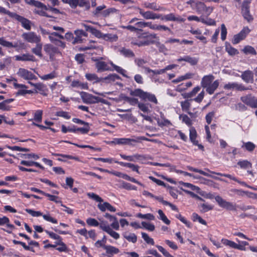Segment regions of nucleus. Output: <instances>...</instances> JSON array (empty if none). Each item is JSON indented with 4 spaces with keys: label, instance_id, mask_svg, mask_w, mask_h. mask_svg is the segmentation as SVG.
Returning <instances> with one entry per match:
<instances>
[{
    "label": "nucleus",
    "instance_id": "obj_11",
    "mask_svg": "<svg viewBox=\"0 0 257 257\" xmlns=\"http://www.w3.org/2000/svg\"><path fill=\"white\" fill-rule=\"evenodd\" d=\"M250 30L248 27H244L242 30L237 34L234 35L232 40V43L233 44H237L240 41L244 39L246 36L249 33Z\"/></svg>",
    "mask_w": 257,
    "mask_h": 257
},
{
    "label": "nucleus",
    "instance_id": "obj_31",
    "mask_svg": "<svg viewBox=\"0 0 257 257\" xmlns=\"http://www.w3.org/2000/svg\"><path fill=\"white\" fill-rule=\"evenodd\" d=\"M115 163L118 164L122 167H126L132 169V170L136 172L138 174H140V172L139 171V166L134 164L130 163H125L123 162H119V161H114Z\"/></svg>",
    "mask_w": 257,
    "mask_h": 257
},
{
    "label": "nucleus",
    "instance_id": "obj_49",
    "mask_svg": "<svg viewBox=\"0 0 257 257\" xmlns=\"http://www.w3.org/2000/svg\"><path fill=\"white\" fill-rule=\"evenodd\" d=\"M159 214L158 218L161 220L164 223L169 225L170 224V221L168 219L163 211L160 209L158 211Z\"/></svg>",
    "mask_w": 257,
    "mask_h": 257
},
{
    "label": "nucleus",
    "instance_id": "obj_44",
    "mask_svg": "<svg viewBox=\"0 0 257 257\" xmlns=\"http://www.w3.org/2000/svg\"><path fill=\"white\" fill-rule=\"evenodd\" d=\"M43 110L38 109L36 110L34 113V118L29 119V121L32 120L37 122H41L42 120Z\"/></svg>",
    "mask_w": 257,
    "mask_h": 257
},
{
    "label": "nucleus",
    "instance_id": "obj_32",
    "mask_svg": "<svg viewBox=\"0 0 257 257\" xmlns=\"http://www.w3.org/2000/svg\"><path fill=\"white\" fill-rule=\"evenodd\" d=\"M150 22H151L140 21L135 23L134 26L136 29H136V33L139 34V32H142V29L144 28L148 27L150 28Z\"/></svg>",
    "mask_w": 257,
    "mask_h": 257
},
{
    "label": "nucleus",
    "instance_id": "obj_53",
    "mask_svg": "<svg viewBox=\"0 0 257 257\" xmlns=\"http://www.w3.org/2000/svg\"><path fill=\"white\" fill-rule=\"evenodd\" d=\"M57 77V74L55 71H52L49 74L44 75L42 76H39V77L43 80H48L50 79H54Z\"/></svg>",
    "mask_w": 257,
    "mask_h": 257
},
{
    "label": "nucleus",
    "instance_id": "obj_37",
    "mask_svg": "<svg viewBox=\"0 0 257 257\" xmlns=\"http://www.w3.org/2000/svg\"><path fill=\"white\" fill-rule=\"evenodd\" d=\"M197 132L194 127H190L189 130V139L193 145H198V141L196 140Z\"/></svg>",
    "mask_w": 257,
    "mask_h": 257
},
{
    "label": "nucleus",
    "instance_id": "obj_39",
    "mask_svg": "<svg viewBox=\"0 0 257 257\" xmlns=\"http://www.w3.org/2000/svg\"><path fill=\"white\" fill-rule=\"evenodd\" d=\"M201 87L199 86H197L194 87L193 90L188 93H185L182 94V96L184 98H189L194 97L196 95V94L200 90Z\"/></svg>",
    "mask_w": 257,
    "mask_h": 257
},
{
    "label": "nucleus",
    "instance_id": "obj_41",
    "mask_svg": "<svg viewBox=\"0 0 257 257\" xmlns=\"http://www.w3.org/2000/svg\"><path fill=\"white\" fill-rule=\"evenodd\" d=\"M12 57L7 56L3 60H0V70L4 69L7 66H9L12 62Z\"/></svg>",
    "mask_w": 257,
    "mask_h": 257
},
{
    "label": "nucleus",
    "instance_id": "obj_28",
    "mask_svg": "<svg viewBox=\"0 0 257 257\" xmlns=\"http://www.w3.org/2000/svg\"><path fill=\"white\" fill-rule=\"evenodd\" d=\"M214 79V76L211 74L204 76L202 78L201 82V86L203 88H205L207 86L212 83Z\"/></svg>",
    "mask_w": 257,
    "mask_h": 257
},
{
    "label": "nucleus",
    "instance_id": "obj_33",
    "mask_svg": "<svg viewBox=\"0 0 257 257\" xmlns=\"http://www.w3.org/2000/svg\"><path fill=\"white\" fill-rule=\"evenodd\" d=\"M122 236L129 242L135 243L137 241V236L134 233L125 231L122 233Z\"/></svg>",
    "mask_w": 257,
    "mask_h": 257
},
{
    "label": "nucleus",
    "instance_id": "obj_60",
    "mask_svg": "<svg viewBox=\"0 0 257 257\" xmlns=\"http://www.w3.org/2000/svg\"><path fill=\"white\" fill-rule=\"evenodd\" d=\"M142 236L147 243L154 245L155 242L154 241V239L150 237L148 234L145 232H142Z\"/></svg>",
    "mask_w": 257,
    "mask_h": 257
},
{
    "label": "nucleus",
    "instance_id": "obj_21",
    "mask_svg": "<svg viewBox=\"0 0 257 257\" xmlns=\"http://www.w3.org/2000/svg\"><path fill=\"white\" fill-rule=\"evenodd\" d=\"M64 3L69 4L72 8H75L77 6L84 7L87 5V0H62Z\"/></svg>",
    "mask_w": 257,
    "mask_h": 257
},
{
    "label": "nucleus",
    "instance_id": "obj_59",
    "mask_svg": "<svg viewBox=\"0 0 257 257\" xmlns=\"http://www.w3.org/2000/svg\"><path fill=\"white\" fill-rule=\"evenodd\" d=\"M192 85V83L191 82H188L185 83H182L177 87V90L179 92H181L186 90L187 88L191 87Z\"/></svg>",
    "mask_w": 257,
    "mask_h": 257
},
{
    "label": "nucleus",
    "instance_id": "obj_30",
    "mask_svg": "<svg viewBox=\"0 0 257 257\" xmlns=\"http://www.w3.org/2000/svg\"><path fill=\"white\" fill-rule=\"evenodd\" d=\"M241 77L246 83L252 82L253 80V74L251 71L246 70L242 73Z\"/></svg>",
    "mask_w": 257,
    "mask_h": 257
},
{
    "label": "nucleus",
    "instance_id": "obj_4",
    "mask_svg": "<svg viewBox=\"0 0 257 257\" xmlns=\"http://www.w3.org/2000/svg\"><path fill=\"white\" fill-rule=\"evenodd\" d=\"M99 226L101 229L106 232L114 239H118L119 238V233L114 231L113 228L111 226V224L109 225L106 221L101 220Z\"/></svg>",
    "mask_w": 257,
    "mask_h": 257
},
{
    "label": "nucleus",
    "instance_id": "obj_42",
    "mask_svg": "<svg viewBox=\"0 0 257 257\" xmlns=\"http://www.w3.org/2000/svg\"><path fill=\"white\" fill-rule=\"evenodd\" d=\"M25 2L26 4L31 6H35L38 8H43L46 9V6L39 1L35 0H25Z\"/></svg>",
    "mask_w": 257,
    "mask_h": 257
},
{
    "label": "nucleus",
    "instance_id": "obj_64",
    "mask_svg": "<svg viewBox=\"0 0 257 257\" xmlns=\"http://www.w3.org/2000/svg\"><path fill=\"white\" fill-rule=\"evenodd\" d=\"M226 51L229 54V55L231 56H234L238 53V51L235 48L231 47V46H226L225 48Z\"/></svg>",
    "mask_w": 257,
    "mask_h": 257
},
{
    "label": "nucleus",
    "instance_id": "obj_7",
    "mask_svg": "<svg viewBox=\"0 0 257 257\" xmlns=\"http://www.w3.org/2000/svg\"><path fill=\"white\" fill-rule=\"evenodd\" d=\"M9 16L20 22L21 23L22 27L26 30H30L31 29V22L29 20L20 15H18L15 13H12L11 12L9 15Z\"/></svg>",
    "mask_w": 257,
    "mask_h": 257
},
{
    "label": "nucleus",
    "instance_id": "obj_55",
    "mask_svg": "<svg viewBox=\"0 0 257 257\" xmlns=\"http://www.w3.org/2000/svg\"><path fill=\"white\" fill-rule=\"evenodd\" d=\"M83 26L85 28L86 31L91 32L95 36H96V37H97V35L99 34V30L95 29L94 28L90 26H88L85 24H83Z\"/></svg>",
    "mask_w": 257,
    "mask_h": 257
},
{
    "label": "nucleus",
    "instance_id": "obj_62",
    "mask_svg": "<svg viewBox=\"0 0 257 257\" xmlns=\"http://www.w3.org/2000/svg\"><path fill=\"white\" fill-rule=\"evenodd\" d=\"M191 106V103L189 100H186L181 102V106L182 109L185 111H188Z\"/></svg>",
    "mask_w": 257,
    "mask_h": 257
},
{
    "label": "nucleus",
    "instance_id": "obj_57",
    "mask_svg": "<svg viewBox=\"0 0 257 257\" xmlns=\"http://www.w3.org/2000/svg\"><path fill=\"white\" fill-rule=\"evenodd\" d=\"M221 242L225 246H228L231 248L235 249L236 243L233 241L225 238H222L221 239Z\"/></svg>",
    "mask_w": 257,
    "mask_h": 257
},
{
    "label": "nucleus",
    "instance_id": "obj_2",
    "mask_svg": "<svg viewBox=\"0 0 257 257\" xmlns=\"http://www.w3.org/2000/svg\"><path fill=\"white\" fill-rule=\"evenodd\" d=\"M132 95L138 96L144 100H148L155 104L158 103V100L154 94L146 92L141 89H136L131 92Z\"/></svg>",
    "mask_w": 257,
    "mask_h": 257
},
{
    "label": "nucleus",
    "instance_id": "obj_10",
    "mask_svg": "<svg viewBox=\"0 0 257 257\" xmlns=\"http://www.w3.org/2000/svg\"><path fill=\"white\" fill-rule=\"evenodd\" d=\"M22 37L26 41L30 43L36 44L40 42L41 40L40 36L37 35L33 32L24 33L22 34Z\"/></svg>",
    "mask_w": 257,
    "mask_h": 257
},
{
    "label": "nucleus",
    "instance_id": "obj_52",
    "mask_svg": "<svg viewBox=\"0 0 257 257\" xmlns=\"http://www.w3.org/2000/svg\"><path fill=\"white\" fill-rule=\"evenodd\" d=\"M137 217L140 218L148 219L149 220H154L155 219V216L151 213H147L145 214L138 213L137 215Z\"/></svg>",
    "mask_w": 257,
    "mask_h": 257
},
{
    "label": "nucleus",
    "instance_id": "obj_27",
    "mask_svg": "<svg viewBox=\"0 0 257 257\" xmlns=\"http://www.w3.org/2000/svg\"><path fill=\"white\" fill-rule=\"evenodd\" d=\"M48 92V89L46 85L41 83H37V85L36 86L35 92H39L44 96H47Z\"/></svg>",
    "mask_w": 257,
    "mask_h": 257
},
{
    "label": "nucleus",
    "instance_id": "obj_25",
    "mask_svg": "<svg viewBox=\"0 0 257 257\" xmlns=\"http://www.w3.org/2000/svg\"><path fill=\"white\" fill-rule=\"evenodd\" d=\"M81 98L83 102L86 104H93V95L86 92H81L80 93Z\"/></svg>",
    "mask_w": 257,
    "mask_h": 257
},
{
    "label": "nucleus",
    "instance_id": "obj_6",
    "mask_svg": "<svg viewBox=\"0 0 257 257\" xmlns=\"http://www.w3.org/2000/svg\"><path fill=\"white\" fill-rule=\"evenodd\" d=\"M250 3L251 0H244L241 8L242 16L248 22H250L253 20V17L250 14L249 12V5Z\"/></svg>",
    "mask_w": 257,
    "mask_h": 257
},
{
    "label": "nucleus",
    "instance_id": "obj_8",
    "mask_svg": "<svg viewBox=\"0 0 257 257\" xmlns=\"http://www.w3.org/2000/svg\"><path fill=\"white\" fill-rule=\"evenodd\" d=\"M214 198L220 207L229 210H236L235 205L231 202L226 201L221 196L217 195Z\"/></svg>",
    "mask_w": 257,
    "mask_h": 257
},
{
    "label": "nucleus",
    "instance_id": "obj_63",
    "mask_svg": "<svg viewBox=\"0 0 257 257\" xmlns=\"http://www.w3.org/2000/svg\"><path fill=\"white\" fill-rule=\"evenodd\" d=\"M134 162H139L142 163L146 160V157L143 155L136 154L134 155Z\"/></svg>",
    "mask_w": 257,
    "mask_h": 257
},
{
    "label": "nucleus",
    "instance_id": "obj_20",
    "mask_svg": "<svg viewBox=\"0 0 257 257\" xmlns=\"http://www.w3.org/2000/svg\"><path fill=\"white\" fill-rule=\"evenodd\" d=\"M4 225H6V226L8 228V229H4V230L9 233H11L12 230L15 229L14 225L10 223L9 218L5 216L0 217V226Z\"/></svg>",
    "mask_w": 257,
    "mask_h": 257
},
{
    "label": "nucleus",
    "instance_id": "obj_35",
    "mask_svg": "<svg viewBox=\"0 0 257 257\" xmlns=\"http://www.w3.org/2000/svg\"><path fill=\"white\" fill-rule=\"evenodd\" d=\"M187 168L188 170L190 171H193V172H197V173H200V174H202L204 176H207V177H212L215 179H216V180H221L222 181V180L219 178H218V177H214V176H211V175H210L209 174L205 172V171H203L201 170H199V169H198L197 168H194L192 167H191V166H187Z\"/></svg>",
    "mask_w": 257,
    "mask_h": 257
},
{
    "label": "nucleus",
    "instance_id": "obj_38",
    "mask_svg": "<svg viewBox=\"0 0 257 257\" xmlns=\"http://www.w3.org/2000/svg\"><path fill=\"white\" fill-rule=\"evenodd\" d=\"M205 170L207 171L208 172H210L212 174H216V175L220 176H223V177H225L228 178H229V179H231L232 180H234V181H235L236 182H238L240 184H245L244 182H240V181H238L236 177H234V176H232V175H231L230 174H222V173H217V172H215L211 171H210L208 169H205Z\"/></svg>",
    "mask_w": 257,
    "mask_h": 257
},
{
    "label": "nucleus",
    "instance_id": "obj_26",
    "mask_svg": "<svg viewBox=\"0 0 257 257\" xmlns=\"http://www.w3.org/2000/svg\"><path fill=\"white\" fill-rule=\"evenodd\" d=\"M104 249L105 250L108 257H112V255L116 254L119 252L118 248L110 245L104 246Z\"/></svg>",
    "mask_w": 257,
    "mask_h": 257
},
{
    "label": "nucleus",
    "instance_id": "obj_54",
    "mask_svg": "<svg viewBox=\"0 0 257 257\" xmlns=\"http://www.w3.org/2000/svg\"><path fill=\"white\" fill-rule=\"evenodd\" d=\"M83 26L85 28L86 31L91 32L95 36H96V37H97V35L99 34V30L95 29L94 28L90 26H88L85 24H83Z\"/></svg>",
    "mask_w": 257,
    "mask_h": 257
},
{
    "label": "nucleus",
    "instance_id": "obj_19",
    "mask_svg": "<svg viewBox=\"0 0 257 257\" xmlns=\"http://www.w3.org/2000/svg\"><path fill=\"white\" fill-rule=\"evenodd\" d=\"M0 45L7 48H17L23 45L21 41H17L14 44L12 42L6 41L4 37H0Z\"/></svg>",
    "mask_w": 257,
    "mask_h": 257
},
{
    "label": "nucleus",
    "instance_id": "obj_40",
    "mask_svg": "<svg viewBox=\"0 0 257 257\" xmlns=\"http://www.w3.org/2000/svg\"><path fill=\"white\" fill-rule=\"evenodd\" d=\"M150 28L153 30H157V31H171L170 29L165 26V25H159L157 24H152V22H150Z\"/></svg>",
    "mask_w": 257,
    "mask_h": 257
},
{
    "label": "nucleus",
    "instance_id": "obj_16",
    "mask_svg": "<svg viewBox=\"0 0 257 257\" xmlns=\"http://www.w3.org/2000/svg\"><path fill=\"white\" fill-rule=\"evenodd\" d=\"M97 37L111 43L116 42L118 39L116 34L111 33L103 34L100 31Z\"/></svg>",
    "mask_w": 257,
    "mask_h": 257
},
{
    "label": "nucleus",
    "instance_id": "obj_17",
    "mask_svg": "<svg viewBox=\"0 0 257 257\" xmlns=\"http://www.w3.org/2000/svg\"><path fill=\"white\" fill-rule=\"evenodd\" d=\"M162 21H176L180 22H184L185 21V19L179 17H176L175 15L173 13H170L164 16L161 15V18H160Z\"/></svg>",
    "mask_w": 257,
    "mask_h": 257
},
{
    "label": "nucleus",
    "instance_id": "obj_3",
    "mask_svg": "<svg viewBox=\"0 0 257 257\" xmlns=\"http://www.w3.org/2000/svg\"><path fill=\"white\" fill-rule=\"evenodd\" d=\"M140 140H144L151 142H157L156 140L150 139L143 136L137 137L135 139L130 138H115V143L116 145H131V142L138 143Z\"/></svg>",
    "mask_w": 257,
    "mask_h": 257
},
{
    "label": "nucleus",
    "instance_id": "obj_45",
    "mask_svg": "<svg viewBox=\"0 0 257 257\" xmlns=\"http://www.w3.org/2000/svg\"><path fill=\"white\" fill-rule=\"evenodd\" d=\"M42 44L40 42L36 43V47L32 49V51L35 55L42 57Z\"/></svg>",
    "mask_w": 257,
    "mask_h": 257
},
{
    "label": "nucleus",
    "instance_id": "obj_23",
    "mask_svg": "<svg viewBox=\"0 0 257 257\" xmlns=\"http://www.w3.org/2000/svg\"><path fill=\"white\" fill-rule=\"evenodd\" d=\"M104 216L108 218L110 221H111V226L115 230H118L119 228V222L118 221L116 217L106 213L104 214Z\"/></svg>",
    "mask_w": 257,
    "mask_h": 257
},
{
    "label": "nucleus",
    "instance_id": "obj_46",
    "mask_svg": "<svg viewBox=\"0 0 257 257\" xmlns=\"http://www.w3.org/2000/svg\"><path fill=\"white\" fill-rule=\"evenodd\" d=\"M179 119L182 121V122L185 123L188 126H191L192 124V121L191 119L186 114H180L179 115Z\"/></svg>",
    "mask_w": 257,
    "mask_h": 257
},
{
    "label": "nucleus",
    "instance_id": "obj_51",
    "mask_svg": "<svg viewBox=\"0 0 257 257\" xmlns=\"http://www.w3.org/2000/svg\"><path fill=\"white\" fill-rule=\"evenodd\" d=\"M110 64L113 67L114 69L118 73L121 74L122 76L125 77H127V76L126 75V71L121 67L118 66L115 64H114L112 62H110Z\"/></svg>",
    "mask_w": 257,
    "mask_h": 257
},
{
    "label": "nucleus",
    "instance_id": "obj_15",
    "mask_svg": "<svg viewBox=\"0 0 257 257\" xmlns=\"http://www.w3.org/2000/svg\"><path fill=\"white\" fill-rule=\"evenodd\" d=\"M241 100L246 105L252 108L257 107V99L251 95H248L242 96L240 98Z\"/></svg>",
    "mask_w": 257,
    "mask_h": 257
},
{
    "label": "nucleus",
    "instance_id": "obj_9",
    "mask_svg": "<svg viewBox=\"0 0 257 257\" xmlns=\"http://www.w3.org/2000/svg\"><path fill=\"white\" fill-rule=\"evenodd\" d=\"M44 50L45 53L49 55L51 61L55 59V56L60 53L57 47L50 44H47L44 46Z\"/></svg>",
    "mask_w": 257,
    "mask_h": 257
},
{
    "label": "nucleus",
    "instance_id": "obj_29",
    "mask_svg": "<svg viewBox=\"0 0 257 257\" xmlns=\"http://www.w3.org/2000/svg\"><path fill=\"white\" fill-rule=\"evenodd\" d=\"M142 6L146 9H151L154 11H159L164 10L163 8L161 7L155 3L144 2L142 4Z\"/></svg>",
    "mask_w": 257,
    "mask_h": 257
},
{
    "label": "nucleus",
    "instance_id": "obj_43",
    "mask_svg": "<svg viewBox=\"0 0 257 257\" xmlns=\"http://www.w3.org/2000/svg\"><path fill=\"white\" fill-rule=\"evenodd\" d=\"M16 60L17 61H33L34 60V57L33 55L29 54H24L22 56L17 55L15 56Z\"/></svg>",
    "mask_w": 257,
    "mask_h": 257
},
{
    "label": "nucleus",
    "instance_id": "obj_5",
    "mask_svg": "<svg viewBox=\"0 0 257 257\" xmlns=\"http://www.w3.org/2000/svg\"><path fill=\"white\" fill-rule=\"evenodd\" d=\"M26 211L33 217L42 216L43 219L47 221L54 224L58 223V220L56 218L52 217L49 213L43 215L40 211H35L31 209H26Z\"/></svg>",
    "mask_w": 257,
    "mask_h": 257
},
{
    "label": "nucleus",
    "instance_id": "obj_1",
    "mask_svg": "<svg viewBox=\"0 0 257 257\" xmlns=\"http://www.w3.org/2000/svg\"><path fill=\"white\" fill-rule=\"evenodd\" d=\"M87 195L89 198L99 202L97 205V207L101 212H105L106 210H108L112 212L116 211V208L108 202H105L102 203L103 199L98 195L94 193H88Z\"/></svg>",
    "mask_w": 257,
    "mask_h": 257
},
{
    "label": "nucleus",
    "instance_id": "obj_12",
    "mask_svg": "<svg viewBox=\"0 0 257 257\" xmlns=\"http://www.w3.org/2000/svg\"><path fill=\"white\" fill-rule=\"evenodd\" d=\"M17 75L21 78L26 80H36L37 77L31 71L27 69L20 68L17 72Z\"/></svg>",
    "mask_w": 257,
    "mask_h": 257
},
{
    "label": "nucleus",
    "instance_id": "obj_36",
    "mask_svg": "<svg viewBox=\"0 0 257 257\" xmlns=\"http://www.w3.org/2000/svg\"><path fill=\"white\" fill-rule=\"evenodd\" d=\"M96 67L98 72H102L110 69L108 65L104 61H98L96 63Z\"/></svg>",
    "mask_w": 257,
    "mask_h": 257
},
{
    "label": "nucleus",
    "instance_id": "obj_24",
    "mask_svg": "<svg viewBox=\"0 0 257 257\" xmlns=\"http://www.w3.org/2000/svg\"><path fill=\"white\" fill-rule=\"evenodd\" d=\"M177 61L179 62L183 61L189 63L191 65H195L198 63V59L195 57H192L189 55H185L183 57L179 58Z\"/></svg>",
    "mask_w": 257,
    "mask_h": 257
},
{
    "label": "nucleus",
    "instance_id": "obj_48",
    "mask_svg": "<svg viewBox=\"0 0 257 257\" xmlns=\"http://www.w3.org/2000/svg\"><path fill=\"white\" fill-rule=\"evenodd\" d=\"M85 77L88 81H92L93 83L100 81V79L97 77L96 74L94 73H86Z\"/></svg>",
    "mask_w": 257,
    "mask_h": 257
},
{
    "label": "nucleus",
    "instance_id": "obj_61",
    "mask_svg": "<svg viewBox=\"0 0 257 257\" xmlns=\"http://www.w3.org/2000/svg\"><path fill=\"white\" fill-rule=\"evenodd\" d=\"M141 224L143 227L145 228V229L149 231H153L155 230V225L152 223H150L145 221H143L142 222Z\"/></svg>",
    "mask_w": 257,
    "mask_h": 257
},
{
    "label": "nucleus",
    "instance_id": "obj_58",
    "mask_svg": "<svg viewBox=\"0 0 257 257\" xmlns=\"http://www.w3.org/2000/svg\"><path fill=\"white\" fill-rule=\"evenodd\" d=\"M237 164L241 169H246L251 167V164L247 160L239 161Z\"/></svg>",
    "mask_w": 257,
    "mask_h": 257
},
{
    "label": "nucleus",
    "instance_id": "obj_22",
    "mask_svg": "<svg viewBox=\"0 0 257 257\" xmlns=\"http://www.w3.org/2000/svg\"><path fill=\"white\" fill-rule=\"evenodd\" d=\"M138 38H146V40L144 41L145 42H148L149 43L148 45H149L150 44H154L155 41L154 39H157L158 37L157 34L154 33L148 35L147 33H143L141 35H138Z\"/></svg>",
    "mask_w": 257,
    "mask_h": 257
},
{
    "label": "nucleus",
    "instance_id": "obj_56",
    "mask_svg": "<svg viewBox=\"0 0 257 257\" xmlns=\"http://www.w3.org/2000/svg\"><path fill=\"white\" fill-rule=\"evenodd\" d=\"M243 53L245 54L256 55V51L254 48L250 46H246L242 50Z\"/></svg>",
    "mask_w": 257,
    "mask_h": 257
},
{
    "label": "nucleus",
    "instance_id": "obj_14",
    "mask_svg": "<svg viewBox=\"0 0 257 257\" xmlns=\"http://www.w3.org/2000/svg\"><path fill=\"white\" fill-rule=\"evenodd\" d=\"M223 88L225 90H236L238 91H243L249 89L248 87H245L243 84H239L237 82H229L225 84Z\"/></svg>",
    "mask_w": 257,
    "mask_h": 257
},
{
    "label": "nucleus",
    "instance_id": "obj_18",
    "mask_svg": "<svg viewBox=\"0 0 257 257\" xmlns=\"http://www.w3.org/2000/svg\"><path fill=\"white\" fill-rule=\"evenodd\" d=\"M41 33L43 35H49V39L50 41L51 42H55V41H56V38H54V36H56L58 37V38L61 39H64V37L62 35L60 34L58 32H52L50 33V32L47 31L45 29H44L43 28L40 29Z\"/></svg>",
    "mask_w": 257,
    "mask_h": 257
},
{
    "label": "nucleus",
    "instance_id": "obj_50",
    "mask_svg": "<svg viewBox=\"0 0 257 257\" xmlns=\"http://www.w3.org/2000/svg\"><path fill=\"white\" fill-rule=\"evenodd\" d=\"M205 6L206 5L204 3L200 2H198L195 3V6L194 9L198 14H201L204 11Z\"/></svg>",
    "mask_w": 257,
    "mask_h": 257
},
{
    "label": "nucleus",
    "instance_id": "obj_34",
    "mask_svg": "<svg viewBox=\"0 0 257 257\" xmlns=\"http://www.w3.org/2000/svg\"><path fill=\"white\" fill-rule=\"evenodd\" d=\"M219 84V81L216 80L205 88L207 92L210 95L212 94L218 87Z\"/></svg>",
    "mask_w": 257,
    "mask_h": 257
},
{
    "label": "nucleus",
    "instance_id": "obj_13",
    "mask_svg": "<svg viewBox=\"0 0 257 257\" xmlns=\"http://www.w3.org/2000/svg\"><path fill=\"white\" fill-rule=\"evenodd\" d=\"M138 12L139 14L146 20H155L161 18V15L155 13L150 11H145L143 9L138 8Z\"/></svg>",
    "mask_w": 257,
    "mask_h": 257
},
{
    "label": "nucleus",
    "instance_id": "obj_47",
    "mask_svg": "<svg viewBox=\"0 0 257 257\" xmlns=\"http://www.w3.org/2000/svg\"><path fill=\"white\" fill-rule=\"evenodd\" d=\"M119 52L121 55L126 57L132 58L135 56L134 52L130 49L122 48L119 50Z\"/></svg>",
    "mask_w": 257,
    "mask_h": 257
}]
</instances>
